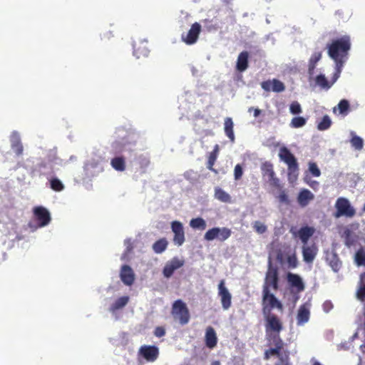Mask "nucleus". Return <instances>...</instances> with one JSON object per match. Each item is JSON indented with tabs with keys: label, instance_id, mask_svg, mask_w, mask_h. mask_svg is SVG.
Masks as SVG:
<instances>
[{
	"label": "nucleus",
	"instance_id": "nucleus-15",
	"mask_svg": "<svg viewBox=\"0 0 365 365\" xmlns=\"http://www.w3.org/2000/svg\"><path fill=\"white\" fill-rule=\"evenodd\" d=\"M184 260L180 259L178 257H175L171 260L168 261L163 270V274L165 277H170L174 272L184 265Z\"/></svg>",
	"mask_w": 365,
	"mask_h": 365
},
{
	"label": "nucleus",
	"instance_id": "nucleus-50",
	"mask_svg": "<svg viewBox=\"0 0 365 365\" xmlns=\"http://www.w3.org/2000/svg\"><path fill=\"white\" fill-rule=\"evenodd\" d=\"M287 261L289 267L291 268H295L298 264L297 258L295 254L288 256Z\"/></svg>",
	"mask_w": 365,
	"mask_h": 365
},
{
	"label": "nucleus",
	"instance_id": "nucleus-54",
	"mask_svg": "<svg viewBox=\"0 0 365 365\" xmlns=\"http://www.w3.org/2000/svg\"><path fill=\"white\" fill-rule=\"evenodd\" d=\"M154 334L157 337H162L165 334V330L163 327H157L155 329Z\"/></svg>",
	"mask_w": 365,
	"mask_h": 365
},
{
	"label": "nucleus",
	"instance_id": "nucleus-56",
	"mask_svg": "<svg viewBox=\"0 0 365 365\" xmlns=\"http://www.w3.org/2000/svg\"><path fill=\"white\" fill-rule=\"evenodd\" d=\"M124 244L126 246L125 253L129 254L133 249V243L130 239H127L124 241Z\"/></svg>",
	"mask_w": 365,
	"mask_h": 365
},
{
	"label": "nucleus",
	"instance_id": "nucleus-37",
	"mask_svg": "<svg viewBox=\"0 0 365 365\" xmlns=\"http://www.w3.org/2000/svg\"><path fill=\"white\" fill-rule=\"evenodd\" d=\"M219 153V145H215L214 150L210 153L207 163V168L212 171H215L213 168V165H215V163L217 160V155Z\"/></svg>",
	"mask_w": 365,
	"mask_h": 365
},
{
	"label": "nucleus",
	"instance_id": "nucleus-32",
	"mask_svg": "<svg viewBox=\"0 0 365 365\" xmlns=\"http://www.w3.org/2000/svg\"><path fill=\"white\" fill-rule=\"evenodd\" d=\"M356 298L363 303L364 304V312L363 316L364 317V322L361 324V329L364 331V334L365 335V287L364 286H357V289L356 291Z\"/></svg>",
	"mask_w": 365,
	"mask_h": 365
},
{
	"label": "nucleus",
	"instance_id": "nucleus-30",
	"mask_svg": "<svg viewBox=\"0 0 365 365\" xmlns=\"http://www.w3.org/2000/svg\"><path fill=\"white\" fill-rule=\"evenodd\" d=\"M341 237L344 239L345 245L348 247L354 245L357 240L356 235L349 228L344 229Z\"/></svg>",
	"mask_w": 365,
	"mask_h": 365
},
{
	"label": "nucleus",
	"instance_id": "nucleus-23",
	"mask_svg": "<svg viewBox=\"0 0 365 365\" xmlns=\"http://www.w3.org/2000/svg\"><path fill=\"white\" fill-rule=\"evenodd\" d=\"M249 53L246 51H242L238 55L236 63V69L240 72H243L249 66Z\"/></svg>",
	"mask_w": 365,
	"mask_h": 365
},
{
	"label": "nucleus",
	"instance_id": "nucleus-2",
	"mask_svg": "<svg viewBox=\"0 0 365 365\" xmlns=\"http://www.w3.org/2000/svg\"><path fill=\"white\" fill-rule=\"evenodd\" d=\"M279 157L287 165L288 179L295 181L299 175V164L297 158L287 147H282L279 151Z\"/></svg>",
	"mask_w": 365,
	"mask_h": 365
},
{
	"label": "nucleus",
	"instance_id": "nucleus-59",
	"mask_svg": "<svg viewBox=\"0 0 365 365\" xmlns=\"http://www.w3.org/2000/svg\"><path fill=\"white\" fill-rule=\"evenodd\" d=\"M252 110H254V116L255 118L258 117L259 115V114L261 113V110L259 109V108H249V111L250 112Z\"/></svg>",
	"mask_w": 365,
	"mask_h": 365
},
{
	"label": "nucleus",
	"instance_id": "nucleus-21",
	"mask_svg": "<svg viewBox=\"0 0 365 365\" xmlns=\"http://www.w3.org/2000/svg\"><path fill=\"white\" fill-rule=\"evenodd\" d=\"M205 341L207 347L213 349L217 343V337L213 327H208L205 331Z\"/></svg>",
	"mask_w": 365,
	"mask_h": 365
},
{
	"label": "nucleus",
	"instance_id": "nucleus-9",
	"mask_svg": "<svg viewBox=\"0 0 365 365\" xmlns=\"http://www.w3.org/2000/svg\"><path fill=\"white\" fill-rule=\"evenodd\" d=\"M278 282L279 277L277 269L272 267L271 262H269L262 289L267 288V289H270V287H272L274 290H277L279 288Z\"/></svg>",
	"mask_w": 365,
	"mask_h": 365
},
{
	"label": "nucleus",
	"instance_id": "nucleus-61",
	"mask_svg": "<svg viewBox=\"0 0 365 365\" xmlns=\"http://www.w3.org/2000/svg\"><path fill=\"white\" fill-rule=\"evenodd\" d=\"M110 36H111V32L106 33V34H103L102 38H109Z\"/></svg>",
	"mask_w": 365,
	"mask_h": 365
},
{
	"label": "nucleus",
	"instance_id": "nucleus-11",
	"mask_svg": "<svg viewBox=\"0 0 365 365\" xmlns=\"http://www.w3.org/2000/svg\"><path fill=\"white\" fill-rule=\"evenodd\" d=\"M34 215L38 222V227H44L51 222V215L48 210L43 206H37L33 209Z\"/></svg>",
	"mask_w": 365,
	"mask_h": 365
},
{
	"label": "nucleus",
	"instance_id": "nucleus-8",
	"mask_svg": "<svg viewBox=\"0 0 365 365\" xmlns=\"http://www.w3.org/2000/svg\"><path fill=\"white\" fill-rule=\"evenodd\" d=\"M263 178H266L269 184L276 188L280 189L281 185L278 178L275 176L273 165L270 162H265L261 166Z\"/></svg>",
	"mask_w": 365,
	"mask_h": 365
},
{
	"label": "nucleus",
	"instance_id": "nucleus-24",
	"mask_svg": "<svg viewBox=\"0 0 365 365\" xmlns=\"http://www.w3.org/2000/svg\"><path fill=\"white\" fill-rule=\"evenodd\" d=\"M326 261L335 272H339L341 267V261L335 252L328 253L326 257Z\"/></svg>",
	"mask_w": 365,
	"mask_h": 365
},
{
	"label": "nucleus",
	"instance_id": "nucleus-53",
	"mask_svg": "<svg viewBox=\"0 0 365 365\" xmlns=\"http://www.w3.org/2000/svg\"><path fill=\"white\" fill-rule=\"evenodd\" d=\"M278 199L280 202L287 203V204L289 203V198H288V196L284 190H282L280 192V193L278 196Z\"/></svg>",
	"mask_w": 365,
	"mask_h": 365
},
{
	"label": "nucleus",
	"instance_id": "nucleus-4",
	"mask_svg": "<svg viewBox=\"0 0 365 365\" xmlns=\"http://www.w3.org/2000/svg\"><path fill=\"white\" fill-rule=\"evenodd\" d=\"M262 314L272 313V309L277 308L282 311L283 305L276 297L270 292V289H262Z\"/></svg>",
	"mask_w": 365,
	"mask_h": 365
},
{
	"label": "nucleus",
	"instance_id": "nucleus-49",
	"mask_svg": "<svg viewBox=\"0 0 365 365\" xmlns=\"http://www.w3.org/2000/svg\"><path fill=\"white\" fill-rule=\"evenodd\" d=\"M253 228L259 234H263L267 231V226L259 221L255 222Z\"/></svg>",
	"mask_w": 365,
	"mask_h": 365
},
{
	"label": "nucleus",
	"instance_id": "nucleus-20",
	"mask_svg": "<svg viewBox=\"0 0 365 365\" xmlns=\"http://www.w3.org/2000/svg\"><path fill=\"white\" fill-rule=\"evenodd\" d=\"M309 306L307 304L301 305L298 309L297 319L298 325H303L309 319Z\"/></svg>",
	"mask_w": 365,
	"mask_h": 365
},
{
	"label": "nucleus",
	"instance_id": "nucleus-6",
	"mask_svg": "<svg viewBox=\"0 0 365 365\" xmlns=\"http://www.w3.org/2000/svg\"><path fill=\"white\" fill-rule=\"evenodd\" d=\"M336 212L335 217L345 216L346 217H353L356 215L355 209L351 205L348 199L345 197H339L335 203Z\"/></svg>",
	"mask_w": 365,
	"mask_h": 365
},
{
	"label": "nucleus",
	"instance_id": "nucleus-1",
	"mask_svg": "<svg viewBox=\"0 0 365 365\" xmlns=\"http://www.w3.org/2000/svg\"><path fill=\"white\" fill-rule=\"evenodd\" d=\"M351 46V38L349 35L334 39L327 45L328 55L335 62L337 77L348 58Z\"/></svg>",
	"mask_w": 365,
	"mask_h": 365
},
{
	"label": "nucleus",
	"instance_id": "nucleus-46",
	"mask_svg": "<svg viewBox=\"0 0 365 365\" xmlns=\"http://www.w3.org/2000/svg\"><path fill=\"white\" fill-rule=\"evenodd\" d=\"M338 108L341 114H346L349 109V103L347 100L343 99L339 101Z\"/></svg>",
	"mask_w": 365,
	"mask_h": 365
},
{
	"label": "nucleus",
	"instance_id": "nucleus-17",
	"mask_svg": "<svg viewBox=\"0 0 365 365\" xmlns=\"http://www.w3.org/2000/svg\"><path fill=\"white\" fill-rule=\"evenodd\" d=\"M120 277L121 281L127 286H130L135 281V274L132 268L127 264L121 267Z\"/></svg>",
	"mask_w": 365,
	"mask_h": 365
},
{
	"label": "nucleus",
	"instance_id": "nucleus-35",
	"mask_svg": "<svg viewBox=\"0 0 365 365\" xmlns=\"http://www.w3.org/2000/svg\"><path fill=\"white\" fill-rule=\"evenodd\" d=\"M168 242L165 238H161L158 240H157L153 245V250L155 253L156 254H160L163 252L168 247Z\"/></svg>",
	"mask_w": 365,
	"mask_h": 365
},
{
	"label": "nucleus",
	"instance_id": "nucleus-5",
	"mask_svg": "<svg viewBox=\"0 0 365 365\" xmlns=\"http://www.w3.org/2000/svg\"><path fill=\"white\" fill-rule=\"evenodd\" d=\"M171 313L173 317L178 319L182 325L187 324L190 318L188 308L181 299H177L174 302Z\"/></svg>",
	"mask_w": 365,
	"mask_h": 365
},
{
	"label": "nucleus",
	"instance_id": "nucleus-52",
	"mask_svg": "<svg viewBox=\"0 0 365 365\" xmlns=\"http://www.w3.org/2000/svg\"><path fill=\"white\" fill-rule=\"evenodd\" d=\"M261 87L266 91H272V81H264L261 83Z\"/></svg>",
	"mask_w": 365,
	"mask_h": 365
},
{
	"label": "nucleus",
	"instance_id": "nucleus-43",
	"mask_svg": "<svg viewBox=\"0 0 365 365\" xmlns=\"http://www.w3.org/2000/svg\"><path fill=\"white\" fill-rule=\"evenodd\" d=\"M307 123V120L304 117L298 116L292 119L290 125L292 128H298L303 127Z\"/></svg>",
	"mask_w": 365,
	"mask_h": 365
},
{
	"label": "nucleus",
	"instance_id": "nucleus-42",
	"mask_svg": "<svg viewBox=\"0 0 365 365\" xmlns=\"http://www.w3.org/2000/svg\"><path fill=\"white\" fill-rule=\"evenodd\" d=\"M331 125V120L329 115H325L322 120L318 123L317 128L319 130H325L329 128Z\"/></svg>",
	"mask_w": 365,
	"mask_h": 365
},
{
	"label": "nucleus",
	"instance_id": "nucleus-31",
	"mask_svg": "<svg viewBox=\"0 0 365 365\" xmlns=\"http://www.w3.org/2000/svg\"><path fill=\"white\" fill-rule=\"evenodd\" d=\"M234 123L232 119L230 117H227L225 119L224 130L227 137L230 139L232 143L235 142V137L233 130Z\"/></svg>",
	"mask_w": 365,
	"mask_h": 365
},
{
	"label": "nucleus",
	"instance_id": "nucleus-47",
	"mask_svg": "<svg viewBox=\"0 0 365 365\" xmlns=\"http://www.w3.org/2000/svg\"><path fill=\"white\" fill-rule=\"evenodd\" d=\"M289 111L293 115H297L302 113V107L298 101H293L289 106Z\"/></svg>",
	"mask_w": 365,
	"mask_h": 365
},
{
	"label": "nucleus",
	"instance_id": "nucleus-28",
	"mask_svg": "<svg viewBox=\"0 0 365 365\" xmlns=\"http://www.w3.org/2000/svg\"><path fill=\"white\" fill-rule=\"evenodd\" d=\"M322 56V51H315L312 54L308 62V74L309 76H312L314 75L317 64L321 60Z\"/></svg>",
	"mask_w": 365,
	"mask_h": 365
},
{
	"label": "nucleus",
	"instance_id": "nucleus-48",
	"mask_svg": "<svg viewBox=\"0 0 365 365\" xmlns=\"http://www.w3.org/2000/svg\"><path fill=\"white\" fill-rule=\"evenodd\" d=\"M309 170L314 177H319L321 175V171L315 163H309Z\"/></svg>",
	"mask_w": 365,
	"mask_h": 365
},
{
	"label": "nucleus",
	"instance_id": "nucleus-45",
	"mask_svg": "<svg viewBox=\"0 0 365 365\" xmlns=\"http://www.w3.org/2000/svg\"><path fill=\"white\" fill-rule=\"evenodd\" d=\"M315 81L317 85L323 88H329L331 86L326 77L322 74L318 75L316 77Z\"/></svg>",
	"mask_w": 365,
	"mask_h": 365
},
{
	"label": "nucleus",
	"instance_id": "nucleus-26",
	"mask_svg": "<svg viewBox=\"0 0 365 365\" xmlns=\"http://www.w3.org/2000/svg\"><path fill=\"white\" fill-rule=\"evenodd\" d=\"M287 281L292 287L296 288L298 292H302L304 289V284L302 278L297 274L288 273Z\"/></svg>",
	"mask_w": 365,
	"mask_h": 365
},
{
	"label": "nucleus",
	"instance_id": "nucleus-13",
	"mask_svg": "<svg viewBox=\"0 0 365 365\" xmlns=\"http://www.w3.org/2000/svg\"><path fill=\"white\" fill-rule=\"evenodd\" d=\"M271 340L274 347L267 349L264 351V359L268 360L272 356H277L280 359V357H282L280 352L283 349L284 342L279 336H273Z\"/></svg>",
	"mask_w": 365,
	"mask_h": 365
},
{
	"label": "nucleus",
	"instance_id": "nucleus-62",
	"mask_svg": "<svg viewBox=\"0 0 365 365\" xmlns=\"http://www.w3.org/2000/svg\"><path fill=\"white\" fill-rule=\"evenodd\" d=\"M220 361H213L212 363H211V365H220Z\"/></svg>",
	"mask_w": 365,
	"mask_h": 365
},
{
	"label": "nucleus",
	"instance_id": "nucleus-51",
	"mask_svg": "<svg viewBox=\"0 0 365 365\" xmlns=\"http://www.w3.org/2000/svg\"><path fill=\"white\" fill-rule=\"evenodd\" d=\"M243 175V170L242 166L240 164L235 165L234 169V177L235 180H240Z\"/></svg>",
	"mask_w": 365,
	"mask_h": 365
},
{
	"label": "nucleus",
	"instance_id": "nucleus-10",
	"mask_svg": "<svg viewBox=\"0 0 365 365\" xmlns=\"http://www.w3.org/2000/svg\"><path fill=\"white\" fill-rule=\"evenodd\" d=\"M200 32L201 25L195 22L192 24L187 33L182 34L181 39L187 45H192L197 42Z\"/></svg>",
	"mask_w": 365,
	"mask_h": 365
},
{
	"label": "nucleus",
	"instance_id": "nucleus-14",
	"mask_svg": "<svg viewBox=\"0 0 365 365\" xmlns=\"http://www.w3.org/2000/svg\"><path fill=\"white\" fill-rule=\"evenodd\" d=\"M218 295L220 297L222 308L225 310L231 307L232 296L225 285V281L222 279L218 284Z\"/></svg>",
	"mask_w": 365,
	"mask_h": 365
},
{
	"label": "nucleus",
	"instance_id": "nucleus-44",
	"mask_svg": "<svg viewBox=\"0 0 365 365\" xmlns=\"http://www.w3.org/2000/svg\"><path fill=\"white\" fill-rule=\"evenodd\" d=\"M285 90L284 84L278 79L272 80V91L276 93H280Z\"/></svg>",
	"mask_w": 365,
	"mask_h": 365
},
{
	"label": "nucleus",
	"instance_id": "nucleus-22",
	"mask_svg": "<svg viewBox=\"0 0 365 365\" xmlns=\"http://www.w3.org/2000/svg\"><path fill=\"white\" fill-rule=\"evenodd\" d=\"M314 195L310 190L302 189L298 195L297 202L301 207H304L307 206L309 202L314 200Z\"/></svg>",
	"mask_w": 365,
	"mask_h": 365
},
{
	"label": "nucleus",
	"instance_id": "nucleus-29",
	"mask_svg": "<svg viewBox=\"0 0 365 365\" xmlns=\"http://www.w3.org/2000/svg\"><path fill=\"white\" fill-rule=\"evenodd\" d=\"M149 52L150 51L144 42L140 41L134 43L133 53L137 58L148 56Z\"/></svg>",
	"mask_w": 365,
	"mask_h": 365
},
{
	"label": "nucleus",
	"instance_id": "nucleus-18",
	"mask_svg": "<svg viewBox=\"0 0 365 365\" xmlns=\"http://www.w3.org/2000/svg\"><path fill=\"white\" fill-rule=\"evenodd\" d=\"M294 237H298L304 245H307L309 238L314 235L315 229L312 227L304 226L302 227L297 232H292Z\"/></svg>",
	"mask_w": 365,
	"mask_h": 365
},
{
	"label": "nucleus",
	"instance_id": "nucleus-33",
	"mask_svg": "<svg viewBox=\"0 0 365 365\" xmlns=\"http://www.w3.org/2000/svg\"><path fill=\"white\" fill-rule=\"evenodd\" d=\"M215 197L222 202H231L230 195L219 187L215 188Z\"/></svg>",
	"mask_w": 365,
	"mask_h": 365
},
{
	"label": "nucleus",
	"instance_id": "nucleus-34",
	"mask_svg": "<svg viewBox=\"0 0 365 365\" xmlns=\"http://www.w3.org/2000/svg\"><path fill=\"white\" fill-rule=\"evenodd\" d=\"M129 302V297H120L110 306V311L115 312V311L123 308Z\"/></svg>",
	"mask_w": 365,
	"mask_h": 365
},
{
	"label": "nucleus",
	"instance_id": "nucleus-60",
	"mask_svg": "<svg viewBox=\"0 0 365 365\" xmlns=\"http://www.w3.org/2000/svg\"><path fill=\"white\" fill-rule=\"evenodd\" d=\"M275 365H289L287 361H285L283 357H280L279 362L275 364Z\"/></svg>",
	"mask_w": 365,
	"mask_h": 365
},
{
	"label": "nucleus",
	"instance_id": "nucleus-39",
	"mask_svg": "<svg viewBox=\"0 0 365 365\" xmlns=\"http://www.w3.org/2000/svg\"><path fill=\"white\" fill-rule=\"evenodd\" d=\"M190 225L194 229L204 230L206 228V222L202 217L193 218L190 222Z\"/></svg>",
	"mask_w": 365,
	"mask_h": 365
},
{
	"label": "nucleus",
	"instance_id": "nucleus-63",
	"mask_svg": "<svg viewBox=\"0 0 365 365\" xmlns=\"http://www.w3.org/2000/svg\"><path fill=\"white\" fill-rule=\"evenodd\" d=\"M312 365H322L321 363H319V361H315Z\"/></svg>",
	"mask_w": 365,
	"mask_h": 365
},
{
	"label": "nucleus",
	"instance_id": "nucleus-57",
	"mask_svg": "<svg viewBox=\"0 0 365 365\" xmlns=\"http://www.w3.org/2000/svg\"><path fill=\"white\" fill-rule=\"evenodd\" d=\"M357 286H364V287H365V272H362L359 275V279Z\"/></svg>",
	"mask_w": 365,
	"mask_h": 365
},
{
	"label": "nucleus",
	"instance_id": "nucleus-40",
	"mask_svg": "<svg viewBox=\"0 0 365 365\" xmlns=\"http://www.w3.org/2000/svg\"><path fill=\"white\" fill-rule=\"evenodd\" d=\"M354 261L357 266H365V250L363 247L356 251Z\"/></svg>",
	"mask_w": 365,
	"mask_h": 365
},
{
	"label": "nucleus",
	"instance_id": "nucleus-38",
	"mask_svg": "<svg viewBox=\"0 0 365 365\" xmlns=\"http://www.w3.org/2000/svg\"><path fill=\"white\" fill-rule=\"evenodd\" d=\"M351 138L350 140V143L351 146L356 150H361L364 147V140L363 139L356 135L354 132H351Z\"/></svg>",
	"mask_w": 365,
	"mask_h": 365
},
{
	"label": "nucleus",
	"instance_id": "nucleus-25",
	"mask_svg": "<svg viewBox=\"0 0 365 365\" xmlns=\"http://www.w3.org/2000/svg\"><path fill=\"white\" fill-rule=\"evenodd\" d=\"M11 147L16 155L20 156L23 154L24 147L17 133H13L11 136Z\"/></svg>",
	"mask_w": 365,
	"mask_h": 365
},
{
	"label": "nucleus",
	"instance_id": "nucleus-7",
	"mask_svg": "<svg viewBox=\"0 0 365 365\" xmlns=\"http://www.w3.org/2000/svg\"><path fill=\"white\" fill-rule=\"evenodd\" d=\"M232 234L230 229L227 227H213L208 230L205 235L204 239L207 241H212L215 239L223 242L227 240Z\"/></svg>",
	"mask_w": 365,
	"mask_h": 365
},
{
	"label": "nucleus",
	"instance_id": "nucleus-41",
	"mask_svg": "<svg viewBox=\"0 0 365 365\" xmlns=\"http://www.w3.org/2000/svg\"><path fill=\"white\" fill-rule=\"evenodd\" d=\"M50 187L56 192H61L64 189V185L57 178H53L50 180Z\"/></svg>",
	"mask_w": 365,
	"mask_h": 365
},
{
	"label": "nucleus",
	"instance_id": "nucleus-55",
	"mask_svg": "<svg viewBox=\"0 0 365 365\" xmlns=\"http://www.w3.org/2000/svg\"><path fill=\"white\" fill-rule=\"evenodd\" d=\"M323 310L325 312H329L333 308V304L331 301L327 300L322 304Z\"/></svg>",
	"mask_w": 365,
	"mask_h": 365
},
{
	"label": "nucleus",
	"instance_id": "nucleus-27",
	"mask_svg": "<svg viewBox=\"0 0 365 365\" xmlns=\"http://www.w3.org/2000/svg\"><path fill=\"white\" fill-rule=\"evenodd\" d=\"M317 249L314 245L307 246L306 245H304V246L302 247L303 259L307 263L313 262L317 255Z\"/></svg>",
	"mask_w": 365,
	"mask_h": 365
},
{
	"label": "nucleus",
	"instance_id": "nucleus-19",
	"mask_svg": "<svg viewBox=\"0 0 365 365\" xmlns=\"http://www.w3.org/2000/svg\"><path fill=\"white\" fill-rule=\"evenodd\" d=\"M34 175L38 177L48 176L53 174V168L46 162H41L36 165L33 170Z\"/></svg>",
	"mask_w": 365,
	"mask_h": 365
},
{
	"label": "nucleus",
	"instance_id": "nucleus-58",
	"mask_svg": "<svg viewBox=\"0 0 365 365\" xmlns=\"http://www.w3.org/2000/svg\"><path fill=\"white\" fill-rule=\"evenodd\" d=\"M307 183L313 190H317L319 185V183L316 180H311L307 182Z\"/></svg>",
	"mask_w": 365,
	"mask_h": 365
},
{
	"label": "nucleus",
	"instance_id": "nucleus-12",
	"mask_svg": "<svg viewBox=\"0 0 365 365\" xmlns=\"http://www.w3.org/2000/svg\"><path fill=\"white\" fill-rule=\"evenodd\" d=\"M138 354L143 357L147 361H155L159 356V349L154 345L141 346Z\"/></svg>",
	"mask_w": 365,
	"mask_h": 365
},
{
	"label": "nucleus",
	"instance_id": "nucleus-3",
	"mask_svg": "<svg viewBox=\"0 0 365 365\" xmlns=\"http://www.w3.org/2000/svg\"><path fill=\"white\" fill-rule=\"evenodd\" d=\"M265 320V333L269 339H272L273 336H279L283 329V324L281 319L274 314H264Z\"/></svg>",
	"mask_w": 365,
	"mask_h": 365
},
{
	"label": "nucleus",
	"instance_id": "nucleus-36",
	"mask_svg": "<svg viewBox=\"0 0 365 365\" xmlns=\"http://www.w3.org/2000/svg\"><path fill=\"white\" fill-rule=\"evenodd\" d=\"M113 168L117 171H124L125 170V161L123 157H115L110 161Z\"/></svg>",
	"mask_w": 365,
	"mask_h": 365
},
{
	"label": "nucleus",
	"instance_id": "nucleus-16",
	"mask_svg": "<svg viewBox=\"0 0 365 365\" xmlns=\"http://www.w3.org/2000/svg\"><path fill=\"white\" fill-rule=\"evenodd\" d=\"M171 229L174 233V244L181 246L185 242V232L182 224L179 221H173L171 223Z\"/></svg>",
	"mask_w": 365,
	"mask_h": 365
}]
</instances>
